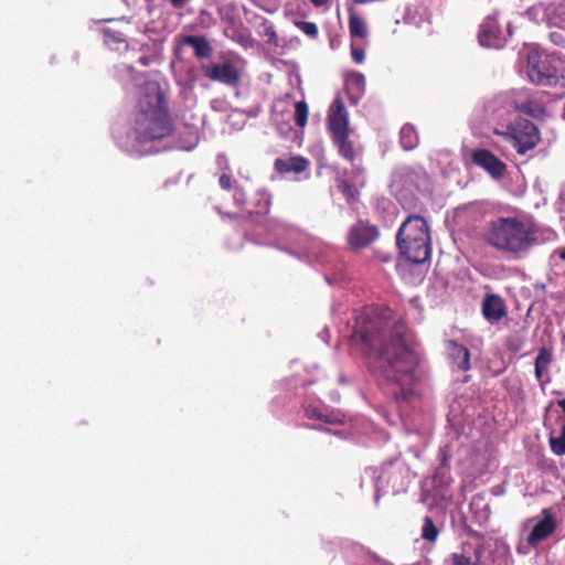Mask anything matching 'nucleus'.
I'll use <instances>...</instances> for the list:
<instances>
[{
    "mask_svg": "<svg viewBox=\"0 0 565 565\" xmlns=\"http://www.w3.org/2000/svg\"><path fill=\"white\" fill-rule=\"evenodd\" d=\"M390 311L383 317H367L355 331L361 340V350L380 362L383 376L402 387L409 386L415 380L418 355L414 349L412 335L402 323L391 326Z\"/></svg>",
    "mask_w": 565,
    "mask_h": 565,
    "instance_id": "nucleus-1",
    "label": "nucleus"
},
{
    "mask_svg": "<svg viewBox=\"0 0 565 565\" xmlns=\"http://www.w3.org/2000/svg\"><path fill=\"white\" fill-rule=\"evenodd\" d=\"M134 131L139 142L163 138L171 131L162 92L157 82L147 81L140 87Z\"/></svg>",
    "mask_w": 565,
    "mask_h": 565,
    "instance_id": "nucleus-2",
    "label": "nucleus"
},
{
    "mask_svg": "<svg viewBox=\"0 0 565 565\" xmlns=\"http://www.w3.org/2000/svg\"><path fill=\"white\" fill-rule=\"evenodd\" d=\"M535 233L531 222L515 216L497 217L487 224L483 238L494 249L519 257L533 245Z\"/></svg>",
    "mask_w": 565,
    "mask_h": 565,
    "instance_id": "nucleus-3",
    "label": "nucleus"
},
{
    "mask_svg": "<svg viewBox=\"0 0 565 565\" xmlns=\"http://www.w3.org/2000/svg\"><path fill=\"white\" fill-rule=\"evenodd\" d=\"M397 245L403 255L420 264L430 256V235L427 222L418 215L409 216L397 232Z\"/></svg>",
    "mask_w": 565,
    "mask_h": 565,
    "instance_id": "nucleus-4",
    "label": "nucleus"
},
{
    "mask_svg": "<svg viewBox=\"0 0 565 565\" xmlns=\"http://www.w3.org/2000/svg\"><path fill=\"white\" fill-rule=\"evenodd\" d=\"M558 529V520L551 508L543 509L539 514L529 518L522 525L523 537L516 550L520 554H529L542 542L552 537Z\"/></svg>",
    "mask_w": 565,
    "mask_h": 565,
    "instance_id": "nucleus-5",
    "label": "nucleus"
},
{
    "mask_svg": "<svg viewBox=\"0 0 565 565\" xmlns=\"http://www.w3.org/2000/svg\"><path fill=\"white\" fill-rule=\"evenodd\" d=\"M295 113L292 115L291 104L288 100H277L273 106V122L276 125L278 131L282 135L291 130L290 119L295 118L299 127H305L308 120V106L301 102L294 104Z\"/></svg>",
    "mask_w": 565,
    "mask_h": 565,
    "instance_id": "nucleus-6",
    "label": "nucleus"
},
{
    "mask_svg": "<svg viewBox=\"0 0 565 565\" xmlns=\"http://www.w3.org/2000/svg\"><path fill=\"white\" fill-rule=\"evenodd\" d=\"M504 138L520 154L533 149L541 140L537 127L526 119H519L509 126Z\"/></svg>",
    "mask_w": 565,
    "mask_h": 565,
    "instance_id": "nucleus-7",
    "label": "nucleus"
},
{
    "mask_svg": "<svg viewBox=\"0 0 565 565\" xmlns=\"http://www.w3.org/2000/svg\"><path fill=\"white\" fill-rule=\"evenodd\" d=\"M527 74L532 83L543 86H562L565 87V70L553 72L546 62L539 61V54L531 52L527 56Z\"/></svg>",
    "mask_w": 565,
    "mask_h": 565,
    "instance_id": "nucleus-8",
    "label": "nucleus"
},
{
    "mask_svg": "<svg viewBox=\"0 0 565 565\" xmlns=\"http://www.w3.org/2000/svg\"><path fill=\"white\" fill-rule=\"evenodd\" d=\"M486 543L480 539L467 542L460 553L451 555L448 565H486Z\"/></svg>",
    "mask_w": 565,
    "mask_h": 565,
    "instance_id": "nucleus-9",
    "label": "nucleus"
},
{
    "mask_svg": "<svg viewBox=\"0 0 565 565\" xmlns=\"http://www.w3.org/2000/svg\"><path fill=\"white\" fill-rule=\"evenodd\" d=\"M329 129L332 132L333 140L348 137L349 118L344 103L337 97L329 109Z\"/></svg>",
    "mask_w": 565,
    "mask_h": 565,
    "instance_id": "nucleus-10",
    "label": "nucleus"
},
{
    "mask_svg": "<svg viewBox=\"0 0 565 565\" xmlns=\"http://www.w3.org/2000/svg\"><path fill=\"white\" fill-rule=\"evenodd\" d=\"M204 74L212 81L226 85H235L239 81V73L232 62L216 63L203 67Z\"/></svg>",
    "mask_w": 565,
    "mask_h": 565,
    "instance_id": "nucleus-11",
    "label": "nucleus"
},
{
    "mask_svg": "<svg viewBox=\"0 0 565 565\" xmlns=\"http://www.w3.org/2000/svg\"><path fill=\"white\" fill-rule=\"evenodd\" d=\"M479 42L486 47H501L504 36L494 17L487 18L480 26Z\"/></svg>",
    "mask_w": 565,
    "mask_h": 565,
    "instance_id": "nucleus-12",
    "label": "nucleus"
},
{
    "mask_svg": "<svg viewBox=\"0 0 565 565\" xmlns=\"http://www.w3.org/2000/svg\"><path fill=\"white\" fill-rule=\"evenodd\" d=\"M472 161L478 167L484 169L494 179L501 178L505 170V164L491 151L486 149L473 151Z\"/></svg>",
    "mask_w": 565,
    "mask_h": 565,
    "instance_id": "nucleus-13",
    "label": "nucleus"
},
{
    "mask_svg": "<svg viewBox=\"0 0 565 565\" xmlns=\"http://www.w3.org/2000/svg\"><path fill=\"white\" fill-rule=\"evenodd\" d=\"M379 233L374 226L359 223L350 230L349 243L354 248H363L376 239Z\"/></svg>",
    "mask_w": 565,
    "mask_h": 565,
    "instance_id": "nucleus-14",
    "label": "nucleus"
},
{
    "mask_svg": "<svg viewBox=\"0 0 565 565\" xmlns=\"http://www.w3.org/2000/svg\"><path fill=\"white\" fill-rule=\"evenodd\" d=\"M447 351L452 363L460 371H468L470 369V353L469 350L450 340L447 342Z\"/></svg>",
    "mask_w": 565,
    "mask_h": 565,
    "instance_id": "nucleus-15",
    "label": "nucleus"
},
{
    "mask_svg": "<svg viewBox=\"0 0 565 565\" xmlns=\"http://www.w3.org/2000/svg\"><path fill=\"white\" fill-rule=\"evenodd\" d=\"M482 312L487 320L499 321L505 313L502 299L494 295L487 297L482 303Z\"/></svg>",
    "mask_w": 565,
    "mask_h": 565,
    "instance_id": "nucleus-16",
    "label": "nucleus"
},
{
    "mask_svg": "<svg viewBox=\"0 0 565 565\" xmlns=\"http://www.w3.org/2000/svg\"><path fill=\"white\" fill-rule=\"evenodd\" d=\"M509 98L510 96L503 93L490 99L484 106L487 114L493 118H503L511 109V106L508 103Z\"/></svg>",
    "mask_w": 565,
    "mask_h": 565,
    "instance_id": "nucleus-17",
    "label": "nucleus"
},
{
    "mask_svg": "<svg viewBox=\"0 0 565 565\" xmlns=\"http://www.w3.org/2000/svg\"><path fill=\"white\" fill-rule=\"evenodd\" d=\"M349 30L351 42H367L369 30L366 22L354 12H351L349 17Z\"/></svg>",
    "mask_w": 565,
    "mask_h": 565,
    "instance_id": "nucleus-18",
    "label": "nucleus"
},
{
    "mask_svg": "<svg viewBox=\"0 0 565 565\" xmlns=\"http://www.w3.org/2000/svg\"><path fill=\"white\" fill-rule=\"evenodd\" d=\"M308 167V161L301 157H292L289 159H276L275 168L280 173L294 171L300 173Z\"/></svg>",
    "mask_w": 565,
    "mask_h": 565,
    "instance_id": "nucleus-19",
    "label": "nucleus"
},
{
    "mask_svg": "<svg viewBox=\"0 0 565 565\" xmlns=\"http://www.w3.org/2000/svg\"><path fill=\"white\" fill-rule=\"evenodd\" d=\"M181 45L191 46L194 50L195 55L200 58L210 56L211 51H212L209 42L204 38H200V36H193V35L185 36L181 41Z\"/></svg>",
    "mask_w": 565,
    "mask_h": 565,
    "instance_id": "nucleus-20",
    "label": "nucleus"
},
{
    "mask_svg": "<svg viewBox=\"0 0 565 565\" xmlns=\"http://www.w3.org/2000/svg\"><path fill=\"white\" fill-rule=\"evenodd\" d=\"M526 103L520 106V113L526 114L532 117H541L545 113L544 105L536 96L533 95H522Z\"/></svg>",
    "mask_w": 565,
    "mask_h": 565,
    "instance_id": "nucleus-21",
    "label": "nucleus"
},
{
    "mask_svg": "<svg viewBox=\"0 0 565 565\" xmlns=\"http://www.w3.org/2000/svg\"><path fill=\"white\" fill-rule=\"evenodd\" d=\"M552 361L551 352L543 348L535 359V376L543 383V374L548 370Z\"/></svg>",
    "mask_w": 565,
    "mask_h": 565,
    "instance_id": "nucleus-22",
    "label": "nucleus"
},
{
    "mask_svg": "<svg viewBox=\"0 0 565 565\" xmlns=\"http://www.w3.org/2000/svg\"><path fill=\"white\" fill-rule=\"evenodd\" d=\"M401 143L405 150H412L417 146L418 136L413 126H403L401 129Z\"/></svg>",
    "mask_w": 565,
    "mask_h": 565,
    "instance_id": "nucleus-23",
    "label": "nucleus"
},
{
    "mask_svg": "<svg viewBox=\"0 0 565 565\" xmlns=\"http://www.w3.org/2000/svg\"><path fill=\"white\" fill-rule=\"evenodd\" d=\"M348 137L341 139H334L335 145L339 148L340 153L347 159L352 161L356 154V150L352 142L348 141Z\"/></svg>",
    "mask_w": 565,
    "mask_h": 565,
    "instance_id": "nucleus-24",
    "label": "nucleus"
},
{
    "mask_svg": "<svg viewBox=\"0 0 565 565\" xmlns=\"http://www.w3.org/2000/svg\"><path fill=\"white\" fill-rule=\"evenodd\" d=\"M550 446L552 451L556 456H564L565 455V425L562 426V431L559 436H551L550 437Z\"/></svg>",
    "mask_w": 565,
    "mask_h": 565,
    "instance_id": "nucleus-25",
    "label": "nucleus"
},
{
    "mask_svg": "<svg viewBox=\"0 0 565 565\" xmlns=\"http://www.w3.org/2000/svg\"><path fill=\"white\" fill-rule=\"evenodd\" d=\"M366 44L367 42H351V56L355 63L361 64L364 62Z\"/></svg>",
    "mask_w": 565,
    "mask_h": 565,
    "instance_id": "nucleus-26",
    "label": "nucleus"
},
{
    "mask_svg": "<svg viewBox=\"0 0 565 565\" xmlns=\"http://www.w3.org/2000/svg\"><path fill=\"white\" fill-rule=\"evenodd\" d=\"M505 95L510 96L508 103L510 104L511 108H514L515 110L520 111V106L526 103V99L522 95L530 94L525 90H511L509 93H505Z\"/></svg>",
    "mask_w": 565,
    "mask_h": 565,
    "instance_id": "nucleus-27",
    "label": "nucleus"
},
{
    "mask_svg": "<svg viewBox=\"0 0 565 565\" xmlns=\"http://www.w3.org/2000/svg\"><path fill=\"white\" fill-rule=\"evenodd\" d=\"M347 84L351 87V88H355L358 92L362 93L364 92L365 89V77L362 73H359V72H354V73H351L348 77H347Z\"/></svg>",
    "mask_w": 565,
    "mask_h": 565,
    "instance_id": "nucleus-28",
    "label": "nucleus"
},
{
    "mask_svg": "<svg viewBox=\"0 0 565 565\" xmlns=\"http://www.w3.org/2000/svg\"><path fill=\"white\" fill-rule=\"evenodd\" d=\"M438 530L434 525L430 518H425L423 529H422V536L430 542H434L437 539Z\"/></svg>",
    "mask_w": 565,
    "mask_h": 565,
    "instance_id": "nucleus-29",
    "label": "nucleus"
},
{
    "mask_svg": "<svg viewBox=\"0 0 565 565\" xmlns=\"http://www.w3.org/2000/svg\"><path fill=\"white\" fill-rule=\"evenodd\" d=\"M298 28L305 33L307 34L308 36H316L317 33H318V28L315 23L312 22H305V21H301V22H298L297 23Z\"/></svg>",
    "mask_w": 565,
    "mask_h": 565,
    "instance_id": "nucleus-30",
    "label": "nucleus"
},
{
    "mask_svg": "<svg viewBox=\"0 0 565 565\" xmlns=\"http://www.w3.org/2000/svg\"><path fill=\"white\" fill-rule=\"evenodd\" d=\"M198 141H199V136L195 131H191L189 134V141L188 143L185 145H181L180 148L184 149V150H192L196 145H198Z\"/></svg>",
    "mask_w": 565,
    "mask_h": 565,
    "instance_id": "nucleus-31",
    "label": "nucleus"
},
{
    "mask_svg": "<svg viewBox=\"0 0 565 565\" xmlns=\"http://www.w3.org/2000/svg\"><path fill=\"white\" fill-rule=\"evenodd\" d=\"M340 188H341L342 192L349 198H354L355 194L358 193V189H356L355 184L350 185V184L345 183L344 181H342L340 184Z\"/></svg>",
    "mask_w": 565,
    "mask_h": 565,
    "instance_id": "nucleus-32",
    "label": "nucleus"
},
{
    "mask_svg": "<svg viewBox=\"0 0 565 565\" xmlns=\"http://www.w3.org/2000/svg\"><path fill=\"white\" fill-rule=\"evenodd\" d=\"M307 415L310 418H318V419L324 420L326 423H335V422H338L334 418L331 419L329 416L322 415L321 413L317 412L316 409L307 411Z\"/></svg>",
    "mask_w": 565,
    "mask_h": 565,
    "instance_id": "nucleus-33",
    "label": "nucleus"
},
{
    "mask_svg": "<svg viewBox=\"0 0 565 565\" xmlns=\"http://www.w3.org/2000/svg\"><path fill=\"white\" fill-rule=\"evenodd\" d=\"M551 40L557 45H565L564 34L559 31L552 32Z\"/></svg>",
    "mask_w": 565,
    "mask_h": 565,
    "instance_id": "nucleus-34",
    "label": "nucleus"
},
{
    "mask_svg": "<svg viewBox=\"0 0 565 565\" xmlns=\"http://www.w3.org/2000/svg\"><path fill=\"white\" fill-rule=\"evenodd\" d=\"M220 185L224 190H230L231 189V177L226 172H223L221 174V177H220Z\"/></svg>",
    "mask_w": 565,
    "mask_h": 565,
    "instance_id": "nucleus-35",
    "label": "nucleus"
},
{
    "mask_svg": "<svg viewBox=\"0 0 565 565\" xmlns=\"http://www.w3.org/2000/svg\"><path fill=\"white\" fill-rule=\"evenodd\" d=\"M234 200H235V202H236L238 205L244 204V202H245V195H244V193H243V191H242V190L236 189V191H235V195H234Z\"/></svg>",
    "mask_w": 565,
    "mask_h": 565,
    "instance_id": "nucleus-36",
    "label": "nucleus"
},
{
    "mask_svg": "<svg viewBox=\"0 0 565 565\" xmlns=\"http://www.w3.org/2000/svg\"><path fill=\"white\" fill-rule=\"evenodd\" d=\"M189 0H169V2L174 7V8H183L186 3H188Z\"/></svg>",
    "mask_w": 565,
    "mask_h": 565,
    "instance_id": "nucleus-37",
    "label": "nucleus"
},
{
    "mask_svg": "<svg viewBox=\"0 0 565 565\" xmlns=\"http://www.w3.org/2000/svg\"><path fill=\"white\" fill-rule=\"evenodd\" d=\"M365 565H391L382 559H377V558H374V559H371L367 562V564Z\"/></svg>",
    "mask_w": 565,
    "mask_h": 565,
    "instance_id": "nucleus-38",
    "label": "nucleus"
},
{
    "mask_svg": "<svg viewBox=\"0 0 565 565\" xmlns=\"http://www.w3.org/2000/svg\"><path fill=\"white\" fill-rule=\"evenodd\" d=\"M217 161H218V164H225V169L227 171L230 170V168L227 167V160H226L225 156H218Z\"/></svg>",
    "mask_w": 565,
    "mask_h": 565,
    "instance_id": "nucleus-39",
    "label": "nucleus"
},
{
    "mask_svg": "<svg viewBox=\"0 0 565 565\" xmlns=\"http://www.w3.org/2000/svg\"><path fill=\"white\" fill-rule=\"evenodd\" d=\"M316 7H322L327 3V0H311Z\"/></svg>",
    "mask_w": 565,
    "mask_h": 565,
    "instance_id": "nucleus-40",
    "label": "nucleus"
},
{
    "mask_svg": "<svg viewBox=\"0 0 565 565\" xmlns=\"http://www.w3.org/2000/svg\"><path fill=\"white\" fill-rule=\"evenodd\" d=\"M559 257L565 260V248L559 252Z\"/></svg>",
    "mask_w": 565,
    "mask_h": 565,
    "instance_id": "nucleus-41",
    "label": "nucleus"
},
{
    "mask_svg": "<svg viewBox=\"0 0 565 565\" xmlns=\"http://www.w3.org/2000/svg\"><path fill=\"white\" fill-rule=\"evenodd\" d=\"M106 43L110 44V38L109 36H106Z\"/></svg>",
    "mask_w": 565,
    "mask_h": 565,
    "instance_id": "nucleus-42",
    "label": "nucleus"
}]
</instances>
